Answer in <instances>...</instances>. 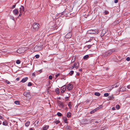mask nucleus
Listing matches in <instances>:
<instances>
[{
	"mask_svg": "<svg viewBox=\"0 0 130 130\" xmlns=\"http://www.w3.org/2000/svg\"><path fill=\"white\" fill-rule=\"evenodd\" d=\"M115 51L114 50H108L107 51L103 53L102 56L103 58H105L107 56H109L113 52Z\"/></svg>",
	"mask_w": 130,
	"mask_h": 130,
	"instance_id": "obj_1",
	"label": "nucleus"
},
{
	"mask_svg": "<svg viewBox=\"0 0 130 130\" xmlns=\"http://www.w3.org/2000/svg\"><path fill=\"white\" fill-rule=\"evenodd\" d=\"M40 25L38 23H34L32 27L34 30H38L39 27Z\"/></svg>",
	"mask_w": 130,
	"mask_h": 130,
	"instance_id": "obj_2",
	"label": "nucleus"
},
{
	"mask_svg": "<svg viewBox=\"0 0 130 130\" xmlns=\"http://www.w3.org/2000/svg\"><path fill=\"white\" fill-rule=\"evenodd\" d=\"M23 95L27 98H29L31 96V95L29 92H25L23 93Z\"/></svg>",
	"mask_w": 130,
	"mask_h": 130,
	"instance_id": "obj_3",
	"label": "nucleus"
},
{
	"mask_svg": "<svg viewBox=\"0 0 130 130\" xmlns=\"http://www.w3.org/2000/svg\"><path fill=\"white\" fill-rule=\"evenodd\" d=\"M67 86L66 85H64L61 88V93H63L66 90Z\"/></svg>",
	"mask_w": 130,
	"mask_h": 130,
	"instance_id": "obj_4",
	"label": "nucleus"
},
{
	"mask_svg": "<svg viewBox=\"0 0 130 130\" xmlns=\"http://www.w3.org/2000/svg\"><path fill=\"white\" fill-rule=\"evenodd\" d=\"M73 85L71 84H69L67 86V88L69 90H71L73 88Z\"/></svg>",
	"mask_w": 130,
	"mask_h": 130,
	"instance_id": "obj_5",
	"label": "nucleus"
},
{
	"mask_svg": "<svg viewBox=\"0 0 130 130\" xmlns=\"http://www.w3.org/2000/svg\"><path fill=\"white\" fill-rule=\"evenodd\" d=\"M58 105L61 108H63L64 106V103L59 101L58 102Z\"/></svg>",
	"mask_w": 130,
	"mask_h": 130,
	"instance_id": "obj_6",
	"label": "nucleus"
},
{
	"mask_svg": "<svg viewBox=\"0 0 130 130\" xmlns=\"http://www.w3.org/2000/svg\"><path fill=\"white\" fill-rule=\"evenodd\" d=\"M91 33L92 34H98V30L97 29L91 30H90Z\"/></svg>",
	"mask_w": 130,
	"mask_h": 130,
	"instance_id": "obj_7",
	"label": "nucleus"
},
{
	"mask_svg": "<svg viewBox=\"0 0 130 130\" xmlns=\"http://www.w3.org/2000/svg\"><path fill=\"white\" fill-rule=\"evenodd\" d=\"M72 36V34L71 32L68 33L65 36V37L67 38H71Z\"/></svg>",
	"mask_w": 130,
	"mask_h": 130,
	"instance_id": "obj_8",
	"label": "nucleus"
},
{
	"mask_svg": "<svg viewBox=\"0 0 130 130\" xmlns=\"http://www.w3.org/2000/svg\"><path fill=\"white\" fill-rule=\"evenodd\" d=\"M28 79L27 77H25L22 79L21 82H22L23 83H24L27 81Z\"/></svg>",
	"mask_w": 130,
	"mask_h": 130,
	"instance_id": "obj_9",
	"label": "nucleus"
},
{
	"mask_svg": "<svg viewBox=\"0 0 130 130\" xmlns=\"http://www.w3.org/2000/svg\"><path fill=\"white\" fill-rule=\"evenodd\" d=\"M24 8L23 6H21L20 8V12H22L24 11Z\"/></svg>",
	"mask_w": 130,
	"mask_h": 130,
	"instance_id": "obj_10",
	"label": "nucleus"
},
{
	"mask_svg": "<svg viewBox=\"0 0 130 130\" xmlns=\"http://www.w3.org/2000/svg\"><path fill=\"white\" fill-rule=\"evenodd\" d=\"M98 107L96 108L95 109H94L92 110V111H91L90 112V114H92L93 113H94L96 111L99 109Z\"/></svg>",
	"mask_w": 130,
	"mask_h": 130,
	"instance_id": "obj_11",
	"label": "nucleus"
},
{
	"mask_svg": "<svg viewBox=\"0 0 130 130\" xmlns=\"http://www.w3.org/2000/svg\"><path fill=\"white\" fill-rule=\"evenodd\" d=\"M13 12L14 14L15 15H16L18 14L19 13V12L18 11V10L17 9H15L13 11Z\"/></svg>",
	"mask_w": 130,
	"mask_h": 130,
	"instance_id": "obj_12",
	"label": "nucleus"
},
{
	"mask_svg": "<svg viewBox=\"0 0 130 130\" xmlns=\"http://www.w3.org/2000/svg\"><path fill=\"white\" fill-rule=\"evenodd\" d=\"M106 31L105 29H103L101 33V36H103L106 33Z\"/></svg>",
	"mask_w": 130,
	"mask_h": 130,
	"instance_id": "obj_13",
	"label": "nucleus"
},
{
	"mask_svg": "<svg viewBox=\"0 0 130 130\" xmlns=\"http://www.w3.org/2000/svg\"><path fill=\"white\" fill-rule=\"evenodd\" d=\"M22 50V48H19V49H18L17 50V52L20 54L22 53L23 52V51H21Z\"/></svg>",
	"mask_w": 130,
	"mask_h": 130,
	"instance_id": "obj_14",
	"label": "nucleus"
},
{
	"mask_svg": "<svg viewBox=\"0 0 130 130\" xmlns=\"http://www.w3.org/2000/svg\"><path fill=\"white\" fill-rule=\"evenodd\" d=\"M73 66L76 69L78 68L79 67L78 65V66L77 64L75 62L74 63Z\"/></svg>",
	"mask_w": 130,
	"mask_h": 130,
	"instance_id": "obj_15",
	"label": "nucleus"
},
{
	"mask_svg": "<svg viewBox=\"0 0 130 130\" xmlns=\"http://www.w3.org/2000/svg\"><path fill=\"white\" fill-rule=\"evenodd\" d=\"M62 119L63 120L64 122L66 123H67L68 122H67V119L66 117H63L62 118Z\"/></svg>",
	"mask_w": 130,
	"mask_h": 130,
	"instance_id": "obj_16",
	"label": "nucleus"
},
{
	"mask_svg": "<svg viewBox=\"0 0 130 130\" xmlns=\"http://www.w3.org/2000/svg\"><path fill=\"white\" fill-rule=\"evenodd\" d=\"M38 123L39 121L38 120H37L34 123L35 125L36 126H37L39 125Z\"/></svg>",
	"mask_w": 130,
	"mask_h": 130,
	"instance_id": "obj_17",
	"label": "nucleus"
},
{
	"mask_svg": "<svg viewBox=\"0 0 130 130\" xmlns=\"http://www.w3.org/2000/svg\"><path fill=\"white\" fill-rule=\"evenodd\" d=\"M49 126L48 125H45L43 128V130H46L48 128Z\"/></svg>",
	"mask_w": 130,
	"mask_h": 130,
	"instance_id": "obj_18",
	"label": "nucleus"
},
{
	"mask_svg": "<svg viewBox=\"0 0 130 130\" xmlns=\"http://www.w3.org/2000/svg\"><path fill=\"white\" fill-rule=\"evenodd\" d=\"M71 127L69 126H67L66 127V130H71Z\"/></svg>",
	"mask_w": 130,
	"mask_h": 130,
	"instance_id": "obj_19",
	"label": "nucleus"
},
{
	"mask_svg": "<svg viewBox=\"0 0 130 130\" xmlns=\"http://www.w3.org/2000/svg\"><path fill=\"white\" fill-rule=\"evenodd\" d=\"M71 114L70 112H68L67 113V116L69 118L71 116Z\"/></svg>",
	"mask_w": 130,
	"mask_h": 130,
	"instance_id": "obj_20",
	"label": "nucleus"
},
{
	"mask_svg": "<svg viewBox=\"0 0 130 130\" xmlns=\"http://www.w3.org/2000/svg\"><path fill=\"white\" fill-rule=\"evenodd\" d=\"M94 95L97 96H99L100 95V94L99 92H96L94 93Z\"/></svg>",
	"mask_w": 130,
	"mask_h": 130,
	"instance_id": "obj_21",
	"label": "nucleus"
},
{
	"mask_svg": "<svg viewBox=\"0 0 130 130\" xmlns=\"http://www.w3.org/2000/svg\"><path fill=\"white\" fill-rule=\"evenodd\" d=\"M30 122L29 121H28L25 123V126H28L30 124Z\"/></svg>",
	"mask_w": 130,
	"mask_h": 130,
	"instance_id": "obj_22",
	"label": "nucleus"
},
{
	"mask_svg": "<svg viewBox=\"0 0 130 130\" xmlns=\"http://www.w3.org/2000/svg\"><path fill=\"white\" fill-rule=\"evenodd\" d=\"M8 124L7 122L6 121H4L3 123V124L4 125L6 126Z\"/></svg>",
	"mask_w": 130,
	"mask_h": 130,
	"instance_id": "obj_23",
	"label": "nucleus"
},
{
	"mask_svg": "<svg viewBox=\"0 0 130 130\" xmlns=\"http://www.w3.org/2000/svg\"><path fill=\"white\" fill-rule=\"evenodd\" d=\"M117 85H116V84L113 85L112 86V87H111L110 88V90H111L114 87H117Z\"/></svg>",
	"mask_w": 130,
	"mask_h": 130,
	"instance_id": "obj_24",
	"label": "nucleus"
},
{
	"mask_svg": "<svg viewBox=\"0 0 130 130\" xmlns=\"http://www.w3.org/2000/svg\"><path fill=\"white\" fill-rule=\"evenodd\" d=\"M89 57V56L88 55H86L84 56L83 57V59H86Z\"/></svg>",
	"mask_w": 130,
	"mask_h": 130,
	"instance_id": "obj_25",
	"label": "nucleus"
},
{
	"mask_svg": "<svg viewBox=\"0 0 130 130\" xmlns=\"http://www.w3.org/2000/svg\"><path fill=\"white\" fill-rule=\"evenodd\" d=\"M74 71H71L69 73V74L70 75H72L74 73Z\"/></svg>",
	"mask_w": 130,
	"mask_h": 130,
	"instance_id": "obj_26",
	"label": "nucleus"
},
{
	"mask_svg": "<svg viewBox=\"0 0 130 130\" xmlns=\"http://www.w3.org/2000/svg\"><path fill=\"white\" fill-rule=\"evenodd\" d=\"M126 89L125 88V86H122V91H126Z\"/></svg>",
	"mask_w": 130,
	"mask_h": 130,
	"instance_id": "obj_27",
	"label": "nucleus"
},
{
	"mask_svg": "<svg viewBox=\"0 0 130 130\" xmlns=\"http://www.w3.org/2000/svg\"><path fill=\"white\" fill-rule=\"evenodd\" d=\"M56 92L57 93V94L59 93V89L58 88H57L56 89Z\"/></svg>",
	"mask_w": 130,
	"mask_h": 130,
	"instance_id": "obj_28",
	"label": "nucleus"
},
{
	"mask_svg": "<svg viewBox=\"0 0 130 130\" xmlns=\"http://www.w3.org/2000/svg\"><path fill=\"white\" fill-rule=\"evenodd\" d=\"M14 103L17 105H19V101H15L14 102Z\"/></svg>",
	"mask_w": 130,
	"mask_h": 130,
	"instance_id": "obj_29",
	"label": "nucleus"
},
{
	"mask_svg": "<svg viewBox=\"0 0 130 130\" xmlns=\"http://www.w3.org/2000/svg\"><path fill=\"white\" fill-rule=\"evenodd\" d=\"M57 115L58 116H59V117H61L62 116V114L59 112H58L57 113Z\"/></svg>",
	"mask_w": 130,
	"mask_h": 130,
	"instance_id": "obj_30",
	"label": "nucleus"
},
{
	"mask_svg": "<svg viewBox=\"0 0 130 130\" xmlns=\"http://www.w3.org/2000/svg\"><path fill=\"white\" fill-rule=\"evenodd\" d=\"M20 63L21 62L19 60H17L16 61V63L17 64H20Z\"/></svg>",
	"mask_w": 130,
	"mask_h": 130,
	"instance_id": "obj_31",
	"label": "nucleus"
},
{
	"mask_svg": "<svg viewBox=\"0 0 130 130\" xmlns=\"http://www.w3.org/2000/svg\"><path fill=\"white\" fill-rule=\"evenodd\" d=\"M108 98H109V100H111V99H114V97L112 96H109Z\"/></svg>",
	"mask_w": 130,
	"mask_h": 130,
	"instance_id": "obj_32",
	"label": "nucleus"
},
{
	"mask_svg": "<svg viewBox=\"0 0 130 130\" xmlns=\"http://www.w3.org/2000/svg\"><path fill=\"white\" fill-rule=\"evenodd\" d=\"M109 95V94L108 93H106L104 94V95L105 97H107Z\"/></svg>",
	"mask_w": 130,
	"mask_h": 130,
	"instance_id": "obj_33",
	"label": "nucleus"
},
{
	"mask_svg": "<svg viewBox=\"0 0 130 130\" xmlns=\"http://www.w3.org/2000/svg\"><path fill=\"white\" fill-rule=\"evenodd\" d=\"M71 102H70L68 104V106H69V107L70 108H71Z\"/></svg>",
	"mask_w": 130,
	"mask_h": 130,
	"instance_id": "obj_34",
	"label": "nucleus"
},
{
	"mask_svg": "<svg viewBox=\"0 0 130 130\" xmlns=\"http://www.w3.org/2000/svg\"><path fill=\"white\" fill-rule=\"evenodd\" d=\"M32 85V83L31 82H29L28 83L27 85L28 86H30Z\"/></svg>",
	"mask_w": 130,
	"mask_h": 130,
	"instance_id": "obj_35",
	"label": "nucleus"
},
{
	"mask_svg": "<svg viewBox=\"0 0 130 130\" xmlns=\"http://www.w3.org/2000/svg\"><path fill=\"white\" fill-rule=\"evenodd\" d=\"M35 57L36 58H39V55L38 54H37V55H36L35 56Z\"/></svg>",
	"mask_w": 130,
	"mask_h": 130,
	"instance_id": "obj_36",
	"label": "nucleus"
},
{
	"mask_svg": "<svg viewBox=\"0 0 130 130\" xmlns=\"http://www.w3.org/2000/svg\"><path fill=\"white\" fill-rule=\"evenodd\" d=\"M116 107L117 109H119L120 108V106L119 105H117L116 106Z\"/></svg>",
	"mask_w": 130,
	"mask_h": 130,
	"instance_id": "obj_37",
	"label": "nucleus"
},
{
	"mask_svg": "<svg viewBox=\"0 0 130 130\" xmlns=\"http://www.w3.org/2000/svg\"><path fill=\"white\" fill-rule=\"evenodd\" d=\"M60 122V121L59 120L56 121L55 122V123H56V124H57Z\"/></svg>",
	"mask_w": 130,
	"mask_h": 130,
	"instance_id": "obj_38",
	"label": "nucleus"
},
{
	"mask_svg": "<svg viewBox=\"0 0 130 130\" xmlns=\"http://www.w3.org/2000/svg\"><path fill=\"white\" fill-rule=\"evenodd\" d=\"M126 60L127 61H129L130 60V58L129 57H127L126 58Z\"/></svg>",
	"mask_w": 130,
	"mask_h": 130,
	"instance_id": "obj_39",
	"label": "nucleus"
},
{
	"mask_svg": "<svg viewBox=\"0 0 130 130\" xmlns=\"http://www.w3.org/2000/svg\"><path fill=\"white\" fill-rule=\"evenodd\" d=\"M49 78L50 79H52V76L51 75H50L49 76Z\"/></svg>",
	"mask_w": 130,
	"mask_h": 130,
	"instance_id": "obj_40",
	"label": "nucleus"
},
{
	"mask_svg": "<svg viewBox=\"0 0 130 130\" xmlns=\"http://www.w3.org/2000/svg\"><path fill=\"white\" fill-rule=\"evenodd\" d=\"M6 82L7 84H9L10 83V82L8 81V80H6Z\"/></svg>",
	"mask_w": 130,
	"mask_h": 130,
	"instance_id": "obj_41",
	"label": "nucleus"
},
{
	"mask_svg": "<svg viewBox=\"0 0 130 130\" xmlns=\"http://www.w3.org/2000/svg\"><path fill=\"white\" fill-rule=\"evenodd\" d=\"M15 6H16V5H13V6L11 8L12 9H13L15 7Z\"/></svg>",
	"mask_w": 130,
	"mask_h": 130,
	"instance_id": "obj_42",
	"label": "nucleus"
},
{
	"mask_svg": "<svg viewBox=\"0 0 130 130\" xmlns=\"http://www.w3.org/2000/svg\"><path fill=\"white\" fill-rule=\"evenodd\" d=\"M92 45H87V47L88 48H90L91 47V46Z\"/></svg>",
	"mask_w": 130,
	"mask_h": 130,
	"instance_id": "obj_43",
	"label": "nucleus"
},
{
	"mask_svg": "<svg viewBox=\"0 0 130 130\" xmlns=\"http://www.w3.org/2000/svg\"><path fill=\"white\" fill-rule=\"evenodd\" d=\"M7 0H0V1L2 2H6Z\"/></svg>",
	"mask_w": 130,
	"mask_h": 130,
	"instance_id": "obj_44",
	"label": "nucleus"
},
{
	"mask_svg": "<svg viewBox=\"0 0 130 130\" xmlns=\"http://www.w3.org/2000/svg\"><path fill=\"white\" fill-rule=\"evenodd\" d=\"M104 13L105 14H106L108 13V12L107 11L105 10L104 12Z\"/></svg>",
	"mask_w": 130,
	"mask_h": 130,
	"instance_id": "obj_45",
	"label": "nucleus"
},
{
	"mask_svg": "<svg viewBox=\"0 0 130 130\" xmlns=\"http://www.w3.org/2000/svg\"><path fill=\"white\" fill-rule=\"evenodd\" d=\"M59 74H60L59 73L55 75L56 77H58V76L59 75Z\"/></svg>",
	"mask_w": 130,
	"mask_h": 130,
	"instance_id": "obj_46",
	"label": "nucleus"
},
{
	"mask_svg": "<svg viewBox=\"0 0 130 130\" xmlns=\"http://www.w3.org/2000/svg\"><path fill=\"white\" fill-rule=\"evenodd\" d=\"M73 59L72 60V62H73L74 61V60H75V57H74V59H73Z\"/></svg>",
	"mask_w": 130,
	"mask_h": 130,
	"instance_id": "obj_47",
	"label": "nucleus"
},
{
	"mask_svg": "<svg viewBox=\"0 0 130 130\" xmlns=\"http://www.w3.org/2000/svg\"><path fill=\"white\" fill-rule=\"evenodd\" d=\"M74 68V67L73 66L70 68V69L71 70H72Z\"/></svg>",
	"mask_w": 130,
	"mask_h": 130,
	"instance_id": "obj_48",
	"label": "nucleus"
},
{
	"mask_svg": "<svg viewBox=\"0 0 130 130\" xmlns=\"http://www.w3.org/2000/svg\"><path fill=\"white\" fill-rule=\"evenodd\" d=\"M29 130H35V129L34 128H30Z\"/></svg>",
	"mask_w": 130,
	"mask_h": 130,
	"instance_id": "obj_49",
	"label": "nucleus"
},
{
	"mask_svg": "<svg viewBox=\"0 0 130 130\" xmlns=\"http://www.w3.org/2000/svg\"><path fill=\"white\" fill-rule=\"evenodd\" d=\"M118 2V0H114V2L115 3H117Z\"/></svg>",
	"mask_w": 130,
	"mask_h": 130,
	"instance_id": "obj_50",
	"label": "nucleus"
},
{
	"mask_svg": "<svg viewBox=\"0 0 130 130\" xmlns=\"http://www.w3.org/2000/svg\"><path fill=\"white\" fill-rule=\"evenodd\" d=\"M20 80V78L19 77H17L16 79V80L17 81H19Z\"/></svg>",
	"mask_w": 130,
	"mask_h": 130,
	"instance_id": "obj_51",
	"label": "nucleus"
},
{
	"mask_svg": "<svg viewBox=\"0 0 130 130\" xmlns=\"http://www.w3.org/2000/svg\"><path fill=\"white\" fill-rule=\"evenodd\" d=\"M115 109H116V108L115 107H113L112 108V110H115Z\"/></svg>",
	"mask_w": 130,
	"mask_h": 130,
	"instance_id": "obj_52",
	"label": "nucleus"
},
{
	"mask_svg": "<svg viewBox=\"0 0 130 130\" xmlns=\"http://www.w3.org/2000/svg\"><path fill=\"white\" fill-rule=\"evenodd\" d=\"M32 76H35V74L34 73H33L32 74Z\"/></svg>",
	"mask_w": 130,
	"mask_h": 130,
	"instance_id": "obj_53",
	"label": "nucleus"
},
{
	"mask_svg": "<svg viewBox=\"0 0 130 130\" xmlns=\"http://www.w3.org/2000/svg\"><path fill=\"white\" fill-rule=\"evenodd\" d=\"M119 20H118L117 21H115V22H116V23H119V22H119Z\"/></svg>",
	"mask_w": 130,
	"mask_h": 130,
	"instance_id": "obj_54",
	"label": "nucleus"
},
{
	"mask_svg": "<svg viewBox=\"0 0 130 130\" xmlns=\"http://www.w3.org/2000/svg\"><path fill=\"white\" fill-rule=\"evenodd\" d=\"M127 88L128 89H130V85L128 86H127Z\"/></svg>",
	"mask_w": 130,
	"mask_h": 130,
	"instance_id": "obj_55",
	"label": "nucleus"
},
{
	"mask_svg": "<svg viewBox=\"0 0 130 130\" xmlns=\"http://www.w3.org/2000/svg\"><path fill=\"white\" fill-rule=\"evenodd\" d=\"M66 100L67 101L69 99V97H66Z\"/></svg>",
	"mask_w": 130,
	"mask_h": 130,
	"instance_id": "obj_56",
	"label": "nucleus"
},
{
	"mask_svg": "<svg viewBox=\"0 0 130 130\" xmlns=\"http://www.w3.org/2000/svg\"><path fill=\"white\" fill-rule=\"evenodd\" d=\"M82 69H79V71H80V72H81V71H82Z\"/></svg>",
	"mask_w": 130,
	"mask_h": 130,
	"instance_id": "obj_57",
	"label": "nucleus"
},
{
	"mask_svg": "<svg viewBox=\"0 0 130 130\" xmlns=\"http://www.w3.org/2000/svg\"><path fill=\"white\" fill-rule=\"evenodd\" d=\"M42 71V70H40L39 71V72L40 73H41Z\"/></svg>",
	"mask_w": 130,
	"mask_h": 130,
	"instance_id": "obj_58",
	"label": "nucleus"
},
{
	"mask_svg": "<svg viewBox=\"0 0 130 130\" xmlns=\"http://www.w3.org/2000/svg\"><path fill=\"white\" fill-rule=\"evenodd\" d=\"M76 75H79V72H77Z\"/></svg>",
	"mask_w": 130,
	"mask_h": 130,
	"instance_id": "obj_59",
	"label": "nucleus"
},
{
	"mask_svg": "<svg viewBox=\"0 0 130 130\" xmlns=\"http://www.w3.org/2000/svg\"><path fill=\"white\" fill-rule=\"evenodd\" d=\"M22 14V12H21L20 13V14L19 15V16H21V15Z\"/></svg>",
	"mask_w": 130,
	"mask_h": 130,
	"instance_id": "obj_60",
	"label": "nucleus"
},
{
	"mask_svg": "<svg viewBox=\"0 0 130 130\" xmlns=\"http://www.w3.org/2000/svg\"><path fill=\"white\" fill-rule=\"evenodd\" d=\"M3 117L1 116H0V119H1Z\"/></svg>",
	"mask_w": 130,
	"mask_h": 130,
	"instance_id": "obj_61",
	"label": "nucleus"
},
{
	"mask_svg": "<svg viewBox=\"0 0 130 130\" xmlns=\"http://www.w3.org/2000/svg\"><path fill=\"white\" fill-rule=\"evenodd\" d=\"M119 61L121 60H122V59H121V58H120L119 59H118Z\"/></svg>",
	"mask_w": 130,
	"mask_h": 130,
	"instance_id": "obj_62",
	"label": "nucleus"
},
{
	"mask_svg": "<svg viewBox=\"0 0 130 130\" xmlns=\"http://www.w3.org/2000/svg\"><path fill=\"white\" fill-rule=\"evenodd\" d=\"M2 123V122L1 121H0V125H1Z\"/></svg>",
	"mask_w": 130,
	"mask_h": 130,
	"instance_id": "obj_63",
	"label": "nucleus"
},
{
	"mask_svg": "<svg viewBox=\"0 0 130 130\" xmlns=\"http://www.w3.org/2000/svg\"><path fill=\"white\" fill-rule=\"evenodd\" d=\"M95 123H98L99 122H98V121H96L95 122Z\"/></svg>",
	"mask_w": 130,
	"mask_h": 130,
	"instance_id": "obj_64",
	"label": "nucleus"
}]
</instances>
